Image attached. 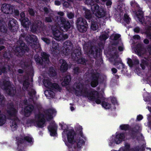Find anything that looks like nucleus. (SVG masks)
<instances>
[{"label": "nucleus", "mask_w": 151, "mask_h": 151, "mask_svg": "<svg viewBox=\"0 0 151 151\" xmlns=\"http://www.w3.org/2000/svg\"><path fill=\"white\" fill-rule=\"evenodd\" d=\"M73 92L78 96L82 95L86 97L90 100L94 101L98 104H100L103 100V97L96 91L88 92L83 88L82 85L80 83L75 84L74 86Z\"/></svg>", "instance_id": "nucleus-1"}, {"label": "nucleus", "mask_w": 151, "mask_h": 151, "mask_svg": "<svg viewBox=\"0 0 151 151\" xmlns=\"http://www.w3.org/2000/svg\"><path fill=\"white\" fill-rule=\"evenodd\" d=\"M56 113L55 109H52L46 111L45 112V115L42 114H39L37 117L36 124L38 127H43L45 122L43 118L45 117L49 120L55 116Z\"/></svg>", "instance_id": "nucleus-2"}, {"label": "nucleus", "mask_w": 151, "mask_h": 151, "mask_svg": "<svg viewBox=\"0 0 151 151\" xmlns=\"http://www.w3.org/2000/svg\"><path fill=\"white\" fill-rule=\"evenodd\" d=\"M63 137L67 136L68 142H65V144L68 147H74L73 145L75 143V140L74 139V132L73 130H64L62 133Z\"/></svg>", "instance_id": "nucleus-3"}, {"label": "nucleus", "mask_w": 151, "mask_h": 151, "mask_svg": "<svg viewBox=\"0 0 151 151\" xmlns=\"http://www.w3.org/2000/svg\"><path fill=\"white\" fill-rule=\"evenodd\" d=\"M91 9L93 14L99 18L105 16V12L103 9L99 8L96 4H94L92 6Z\"/></svg>", "instance_id": "nucleus-4"}, {"label": "nucleus", "mask_w": 151, "mask_h": 151, "mask_svg": "<svg viewBox=\"0 0 151 151\" xmlns=\"http://www.w3.org/2000/svg\"><path fill=\"white\" fill-rule=\"evenodd\" d=\"M77 26L79 31L84 32L86 31L88 26L85 19L79 18L77 20Z\"/></svg>", "instance_id": "nucleus-5"}, {"label": "nucleus", "mask_w": 151, "mask_h": 151, "mask_svg": "<svg viewBox=\"0 0 151 151\" xmlns=\"http://www.w3.org/2000/svg\"><path fill=\"white\" fill-rule=\"evenodd\" d=\"M53 34L54 36V38L57 40H62L68 37V36L67 35H63L62 32H60L58 30H53Z\"/></svg>", "instance_id": "nucleus-6"}, {"label": "nucleus", "mask_w": 151, "mask_h": 151, "mask_svg": "<svg viewBox=\"0 0 151 151\" xmlns=\"http://www.w3.org/2000/svg\"><path fill=\"white\" fill-rule=\"evenodd\" d=\"M43 83L46 87L49 88L53 89V88H54L59 91H60V88L57 84L56 83L52 84L48 80H44L43 81Z\"/></svg>", "instance_id": "nucleus-7"}, {"label": "nucleus", "mask_w": 151, "mask_h": 151, "mask_svg": "<svg viewBox=\"0 0 151 151\" xmlns=\"http://www.w3.org/2000/svg\"><path fill=\"white\" fill-rule=\"evenodd\" d=\"M28 48L27 46L25 45L24 43L23 42H22L20 44V47H17L16 50V52H19V54L20 55H22L25 51H27Z\"/></svg>", "instance_id": "nucleus-8"}, {"label": "nucleus", "mask_w": 151, "mask_h": 151, "mask_svg": "<svg viewBox=\"0 0 151 151\" xmlns=\"http://www.w3.org/2000/svg\"><path fill=\"white\" fill-rule=\"evenodd\" d=\"M1 9L2 11L6 14L11 13L13 12L12 8L9 4H3Z\"/></svg>", "instance_id": "nucleus-9"}, {"label": "nucleus", "mask_w": 151, "mask_h": 151, "mask_svg": "<svg viewBox=\"0 0 151 151\" xmlns=\"http://www.w3.org/2000/svg\"><path fill=\"white\" fill-rule=\"evenodd\" d=\"M60 26L63 27L66 31L69 29L70 27V23L66 21L64 19H61V23L60 24Z\"/></svg>", "instance_id": "nucleus-10"}, {"label": "nucleus", "mask_w": 151, "mask_h": 151, "mask_svg": "<svg viewBox=\"0 0 151 151\" xmlns=\"http://www.w3.org/2000/svg\"><path fill=\"white\" fill-rule=\"evenodd\" d=\"M59 65L60 66V69L62 71L64 72L67 70V65L65 60H60Z\"/></svg>", "instance_id": "nucleus-11"}, {"label": "nucleus", "mask_w": 151, "mask_h": 151, "mask_svg": "<svg viewBox=\"0 0 151 151\" xmlns=\"http://www.w3.org/2000/svg\"><path fill=\"white\" fill-rule=\"evenodd\" d=\"M99 75L97 74L93 76L91 82V85L93 87H95L98 85V79Z\"/></svg>", "instance_id": "nucleus-12"}, {"label": "nucleus", "mask_w": 151, "mask_h": 151, "mask_svg": "<svg viewBox=\"0 0 151 151\" xmlns=\"http://www.w3.org/2000/svg\"><path fill=\"white\" fill-rule=\"evenodd\" d=\"M124 138V134H119L116 135L115 139V142L117 144H119L122 141Z\"/></svg>", "instance_id": "nucleus-13"}, {"label": "nucleus", "mask_w": 151, "mask_h": 151, "mask_svg": "<svg viewBox=\"0 0 151 151\" xmlns=\"http://www.w3.org/2000/svg\"><path fill=\"white\" fill-rule=\"evenodd\" d=\"M33 107L32 105H29L27 106L24 110L25 115L26 116H29L31 112L32 111Z\"/></svg>", "instance_id": "nucleus-14"}, {"label": "nucleus", "mask_w": 151, "mask_h": 151, "mask_svg": "<svg viewBox=\"0 0 151 151\" xmlns=\"http://www.w3.org/2000/svg\"><path fill=\"white\" fill-rule=\"evenodd\" d=\"M8 25L10 28L14 29L13 28L16 29V27H17V21L14 19H12L9 21Z\"/></svg>", "instance_id": "nucleus-15"}, {"label": "nucleus", "mask_w": 151, "mask_h": 151, "mask_svg": "<svg viewBox=\"0 0 151 151\" xmlns=\"http://www.w3.org/2000/svg\"><path fill=\"white\" fill-rule=\"evenodd\" d=\"M71 81V78L70 76L68 75L64 78L63 81L62 83V85L65 86L68 84Z\"/></svg>", "instance_id": "nucleus-16"}, {"label": "nucleus", "mask_w": 151, "mask_h": 151, "mask_svg": "<svg viewBox=\"0 0 151 151\" xmlns=\"http://www.w3.org/2000/svg\"><path fill=\"white\" fill-rule=\"evenodd\" d=\"M46 96L48 98L53 97L54 95L53 92L51 90H47L44 92Z\"/></svg>", "instance_id": "nucleus-17"}, {"label": "nucleus", "mask_w": 151, "mask_h": 151, "mask_svg": "<svg viewBox=\"0 0 151 151\" xmlns=\"http://www.w3.org/2000/svg\"><path fill=\"white\" fill-rule=\"evenodd\" d=\"M48 129L50 132V134L51 136H54L56 134V127H53L49 126L48 127Z\"/></svg>", "instance_id": "nucleus-18"}, {"label": "nucleus", "mask_w": 151, "mask_h": 151, "mask_svg": "<svg viewBox=\"0 0 151 151\" xmlns=\"http://www.w3.org/2000/svg\"><path fill=\"white\" fill-rule=\"evenodd\" d=\"M102 106L106 109H109L113 105L111 106V104L105 101L103 102L102 103Z\"/></svg>", "instance_id": "nucleus-19"}, {"label": "nucleus", "mask_w": 151, "mask_h": 151, "mask_svg": "<svg viewBox=\"0 0 151 151\" xmlns=\"http://www.w3.org/2000/svg\"><path fill=\"white\" fill-rule=\"evenodd\" d=\"M75 52H76V53L72 54V56H73V58H74L75 60L76 59V57L77 58H79L80 55L81 54V53L79 50H76L75 51Z\"/></svg>", "instance_id": "nucleus-20"}, {"label": "nucleus", "mask_w": 151, "mask_h": 151, "mask_svg": "<svg viewBox=\"0 0 151 151\" xmlns=\"http://www.w3.org/2000/svg\"><path fill=\"white\" fill-rule=\"evenodd\" d=\"M84 142L83 139L82 137L78 139V142H77L78 147H80L83 144H84Z\"/></svg>", "instance_id": "nucleus-21"}, {"label": "nucleus", "mask_w": 151, "mask_h": 151, "mask_svg": "<svg viewBox=\"0 0 151 151\" xmlns=\"http://www.w3.org/2000/svg\"><path fill=\"white\" fill-rule=\"evenodd\" d=\"M17 121V120H14V121H12V124L11 125L12 129L13 131L15 130L17 128V125L16 124Z\"/></svg>", "instance_id": "nucleus-22"}, {"label": "nucleus", "mask_w": 151, "mask_h": 151, "mask_svg": "<svg viewBox=\"0 0 151 151\" xmlns=\"http://www.w3.org/2000/svg\"><path fill=\"white\" fill-rule=\"evenodd\" d=\"M98 27L96 22H92L91 26V29L93 30H96L97 29Z\"/></svg>", "instance_id": "nucleus-23"}, {"label": "nucleus", "mask_w": 151, "mask_h": 151, "mask_svg": "<svg viewBox=\"0 0 151 151\" xmlns=\"http://www.w3.org/2000/svg\"><path fill=\"white\" fill-rule=\"evenodd\" d=\"M85 17L86 19H90L91 18V16L90 14L89 10L87 9L86 10L85 12Z\"/></svg>", "instance_id": "nucleus-24"}, {"label": "nucleus", "mask_w": 151, "mask_h": 151, "mask_svg": "<svg viewBox=\"0 0 151 151\" xmlns=\"http://www.w3.org/2000/svg\"><path fill=\"white\" fill-rule=\"evenodd\" d=\"M42 60L47 61L48 60V56L47 54L45 52H43L42 54Z\"/></svg>", "instance_id": "nucleus-25"}, {"label": "nucleus", "mask_w": 151, "mask_h": 151, "mask_svg": "<svg viewBox=\"0 0 151 151\" xmlns=\"http://www.w3.org/2000/svg\"><path fill=\"white\" fill-rule=\"evenodd\" d=\"M130 19L129 17L128 16L127 14H125L124 16V20L125 22L127 24H128L130 22Z\"/></svg>", "instance_id": "nucleus-26"}, {"label": "nucleus", "mask_w": 151, "mask_h": 151, "mask_svg": "<svg viewBox=\"0 0 151 151\" xmlns=\"http://www.w3.org/2000/svg\"><path fill=\"white\" fill-rule=\"evenodd\" d=\"M120 127L122 130H127L129 128V126L127 125H122L120 126Z\"/></svg>", "instance_id": "nucleus-27"}, {"label": "nucleus", "mask_w": 151, "mask_h": 151, "mask_svg": "<svg viewBox=\"0 0 151 151\" xmlns=\"http://www.w3.org/2000/svg\"><path fill=\"white\" fill-rule=\"evenodd\" d=\"M20 16L21 17V20L22 22V24L24 26H25V25L23 23L24 22V18L25 17L24 13L23 12L21 13L20 14Z\"/></svg>", "instance_id": "nucleus-28"}, {"label": "nucleus", "mask_w": 151, "mask_h": 151, "mask_svg": "<svg viewBox=\"0 0 151 151\" xmlns=\"http://www.w3.org/2000/svg\"><path fill=\"white\" fill-rule=\"evenodd\" d=\"M24 139L27 141L29 142H32V138L29 136H26L24 137Z\"/></svg>", "instance_id": "nucleus-29"}, {"label": "nucleus", "mask_w": 151, "mask_h": 151, "mask_svg": "<svg viewBox=\"0 0 151 151\" xmlns=\"http://www.w3.org/2000/svg\"><path fill=\"white\" fill-rule=\"evenodd\" d=\"M70 42L69 41L65 42L64 44V46L67 47L66 48H69V47L70 46Z\"/></svg>", "instance_id": "nucleus-30"}, {"label": "nucleus", "mask_w": 151, "mask_h": 151, "mask_svg": "<svg viewBox=\"0 0 151 151\" xmlns=\"http://www.w3.org/2000/svg\"><path fill=\"white\" fill-rule=\"evenodd\" d=\"M108 36L107 34H106L105 35H102V36H101V38L104 40H105L108 38Z\"/></svg>", "instance_id": "nucleus-31"}, {"label": "nucleus", "mask_w": 151, "mask_h": 151, "mask_svg": "<svg viewBox=\"0 0 151 151\" xmlns=\"http://www.w3.org/2000/svg\"><path fill=\"white\" fill-rule=\"evenodd\" d=\"M85 59L83 58H81L79 59L78 62V63L83 64L85 63Z\"/></svg>", "instance_id": "nucleus-32"}, {"label": "nucleus", "mask_w": 151, "mask_h": 151, "mask_svg": "<svg viewBox=\"0 0 151 151\" xmlns=\"http://www.w3.org/2000/svg\"><path fill=\"white\" fill-rule=\"evenodd\" d=\"M127 63L130 67H131L133 65L131 59H129L128 60Z\"/></svg>", "instance_id": "nucleus-33"}, {"label": "nucleus", "mask_w": 151, "mask_h": 151, "mask_svg": "<svg viewBox=\"0 0 151 151\" xmlns=\"http://www.w3.org/2000/svg\"><path fill=\"white\" fill-rule=\"evenodd\" d=\"M111 101L112 103H113V104L114 105L117 104L116 100V98L114 97H113L111 99Z\"/></svg>", "instance_id": "nucleus-34"}, {"label": "nucleus", "mask_w": 151, "mask_h": 151, "mask_svg": "<svg viewBox=\"0 0 151 151\" xmlns=\"http://www.w3.org/2000/svg\"><path fill=\"white\" fill-rule=\"evenodd\" d=\"M60 125V126L61 127L62 129H64L67 128V126L64 123H62V124H59Z\"/></svg>", "instance_id": "nucleus-35"}, {"label": "nucleus", "mask_w": 151, "mask_h": 151, "mask_svg": "<svg viewBox=\"0 0 151 151\" xmlns=\"http://www.w3.org/2000/svg\"><path fill=\"white\" fill-rule=\"evenodd\" d=\"M68 17L70 19H72L74 17V14L72 13H69L67 14Z\"/></svg>", "instance_id": "nucleus-36"}, {"label": "nucleus", "mask_w": 151, "mask_h": 151, "mask_svg": "<svg viewBox=\"0 0 151 151\" xmlns=\"http://www.w3.org/2000/svg\"><path fill=\"white\" fill-rule=\"evenodd\" d=\"M131 4L132 6L135 7V6H137V4L134 1H132Z\"/></svg>", "instance_id": "nucleus-37"}, {"label": "nucleus", "mask_w": 151, "mask_h": 151, "mask_svg": "<svg viewBox=\"0 0 151 151\" xmlns=\"http://www.w3.org/2000/svg\"><path fill=\"white\" fill-rule=\"evenodd\" d=\"M63 6L66 7H69V4L67 2H65L63 3Z\"/></svg>", "instance_id": "nucleus-38"}, {"label": "nucleus", "mask_w": 151, "mask_h": 151, "mask_svg": "<svg viewBox=\"0 0 151 151\" xmlns=\"http://www.w3.org/2000/svg\"><path fill=\"white\" fill-rule=\"evenodd\" d=\"M114 37V40H116L120 37V35L119 34H116L113 35Z\"/></svg>", "instance_id": "nucleus-39"}, {"label": "nucleus", "mask_w": 151, "mask_h": 151, "mask_svg": "<svg viewBox=\"0 0 151 151\" xmlns=\"http://www.w3.org/2000/svg\"><path fill=\"white\" fill-rule=\"evenodd\" d=\"M92 0H86V3L88 4H91L92 2Z\"/></svg>", "instance_id": "nucleus-40"}, {"label": "nucleus", "mask_w": 151, "mask_h": 151, "mask_svg": "<svg viewBox=\"0 0 151 151\" xmlns=\"http://www.w3.org/2000/svg\"><path fill=\"white\" fill-rule=\"evenodd\" d=\"M42 39L47 44H48L50 42L49 40L47 38H43Z\"/></svg>", "instance_id": "nucleus-41"}, {"label": "nucleus", "mask_w": 151, "mask_h": 151, "mask_svg": "<svg viewBox=\"0 0 151 151\" xmlns=\"http://www.w3.org/2000/svg\"><path fill=\"white\" fill-rule=\"evenodd\" d=\"M28 85H29V83L28 82H27V81L23 83V86H24L23 88H23V89H25V87L27 86H28Z\"/></svg>", "instance_id": "nucleus-42"}, {"label": "nucleus", "mask_w": 151, "mask_h": 151, "mask_svg": "<svg viewBox=\"0 0 151 151\" xmlns=\"http://www.w3.org/2000/svg\"><path fill=\"white\" fill-rule=\"evenodd\" d=\"M143 117L141 115H139L137 116V119L138 121H139L142 119Z\"/></svg>", "instance_id": "nucleus-43"}, {"label": "nucleus", "mask_w": 151, "mask_h": 151, "mask_svg": "<svg viewBox=\"0 0 151 151\" xmlns=\"http://www.w3.org/2000/svg\"><path fill=\"white\" fill-rule=\"evenodd\" d=\"M57 44H55L53 45L52 46V50L53 51H54L55 50H56V47H57Z\"/></svg>", "instance_id": "nucleus-44"}, {"label": "nucleus", "mask_w": 151, "mask_h": 151, "mask_svg": "<svg viewBox=\"0 0 151 151\" xmlns=\"http://www.w3.org/2000/svg\"><path fill=\"white\" fill-rule=\"evenodd\" d=\"M29 12L30 15H33L34 14V12L32 9H30L29 10Z\"/></svg>", "instance_id": "nucleus-45"}, {"label": "nucleus", "mask_w": 151, "mask_h": 151, "mask_svg": "<svg viewBox=\"0 0 151 151\" xmlns=\"http://www.w3.org/2000/svg\"><path fill=\"white\" fill-rule=\"evenodd\" d=\"M46 21L47 22H50L52 20L50 18L47 17L46 19Z\"/></svg>", "instance_id": "nucleus-46"}, {"label": "nucleus", "mask_w": 151, "mask_h": 151, "mask_svg": "<svg viewBox=\"0 0 151 151\" xmlns=\"http://www.w3.org/2000/svg\"><path fill=\"white\" fill-rule=\"evenodd\" d=\"M111 3H111V1H110L109 0V1H108L106 2V4L107 6H109V5H111Z\"/></svg>", "instance_id": "nucleus-47"}, {"label": "nucleus", "mask_w": 151, "mask_h": 151, "mask_svg": "<svg viewBox=\"0 0 151 151\" xmlns=\"http://www.w3.org/2000/svg\"><path fill=\"white\" fill-rule=\"evenodd\" d=\"M139 30V28L138 27H136L134 29V31L136 32H138Z\"/></svg>", "instance_id": "nucleus-48"}, {"label": "nucleus", "mask_w": 151, "mask_h": 151, "mask_svg": "<svg viewBox=\"0 0 151 151\" xmlns=\"http://www.w3.org/2000/svg\"><path fill=\"white\" fill-rule=\"evenodd\" d=\"M55 4L56 5L59 6L60 4V3L58 1H56L55 2Z\"/></svg>", "instance_id": "nucleus-49"}, {"label": "nucleus", "mask_w": 151, "mask_h": 151, "mask_svg": "<svg viewBox=\"0 0 151 151\" xmlns=\"http://www.w3.org/2000/svg\"><path fill=\"white\" fill-rule=\"evenodd\" d=\"M112 71L114 73H116L117 72V70L115 68H112L111 69Z\"/></svg>", "instance_id": "nucleus-50"}, {"label": "nucleus", "mask_w": 151, "mask_h": 151, "mask_svg": "<svg viewBox=\"0 0 151 151\" xmlns=\"http://www.w3.org/2000/svg\"><path fill=\"white\" fill-rule=\"evenodd\" d=\"M123 46H119L118 47L119 50L120 51L123 50Z\"/></svg>", "instance_id": "nucleus-51"}, {"label": "nucleus", "mask_w": 151, "mask_h": 151, "mask_svg": "<svg viewBox=\"0 0 151 151\" xmlns=\"http://www.w3.org/2000/svg\"><path fill=\"white\" fill-rule=\"evenodd\" d=\"M5 68H3L2 69H0V75H1L2 73V72H2V73H4L5 71Z\"/></svg>", "instance_id": "nucleus-52"}, {"label": "nucleus", "mask_w": 151, "mask_h": 151, "mask_svg": "<svg viewBox=\"0 0 151 151\" xmlns=\"http://www.w3.org/2000/svg\"><path fill=\"white\" fill-rule=\"evenodd\" d=\"M134 38L137 39L140 38V37L138 35L134 36Z\"/></svg>", "instance_id": "nucleus-53"}, {"label": "nucleus", "mask_w": 151, "mask_h": 151, "mask_svg": "<svg viewBox=\"0 0 151 151\" xmlns=\"http://www.w3.org/2000/svg\"><path fill=\"white\" fill-rule=\"evenodd\" d=\"M58 14L60 15L61 16H63L64 15V14L63 12H60L58 13Z\"/></svg>", "instance_id": "nucleus-54"}, {"label": "nucleus", "mask_w": 151, "mask_h": 151, "mask_svg": "<svg viewBox=\"0 0 151 151\" xmlns=\"http://www.w3.org/2000/svg\"><path fill=\"white\" fill-rule=\"evenodd\" d=\"M140 17H141L142 18L141 19H139V20L140 21V22H142L143 21V17L142 15H141Z\"/></svg>", "instance_id": "nucleus-55"}, {"label": "nucleus", "mask_w": 151, "mask_h": 151, "mask_svg": "<svg viewBox=\"0 0 151 151\" xmlns=\"http://www.w3.org/2000/svg\"><path fill=\"white\" fill-rule=\"evenodd\" d=\"M144 42V43L146 44H147L149 42L148 40L147 39L145 40Z\"/></svg>", "instance_id": "nucleus-56"}, {"label": "nucleus", "mask_w": 151, "mask_h": 151, "mask_svg": "<svg viewBox=\"0 0 151 151\" xmlns=\"http://www.w3.org/2000/svg\"><path fill=\"white\" fill-rule=\"evenodd\" d=\"M70 109L71 111H73L74 110V108L73 106H71L70 108Z\"/></svg>", "instance_id": "nucleus-57"}, {"label": "nucleus", "mask_w": 151, "mask_h": 151, "mask_svg": "<svg viewBox=\"0 0 151 151\" xmlns=\"http://www.w3.org/2000/svg\"><path fill=\"white\" fill-rule=\"evenodd\" d=\"M44 10L46 12H47V11H48L47 9V8H44Z\"/></svg>", "instance_id": "nucleus-58"}, {"label": "nucleus", "mask_w": 151, "mask_h": 151, "mask_svg": "<svg viewBox=\"0 0 151 151\" xmlns=\"http://www.w3.org/2000/svg\"><path fill=\"white\" fill-rule=\"evenodd\" d=\"M4 48V46H2L0 47V50L3 49Z\"/></svg>", "instance_id": "nucleus-59"}, {"label": "nucleus", "mask_w": 151, "mask_h": 151, "mask_svg": "<svg viewBox=\"0 0 151 151\" xmlns=\"http://www.w3.org/2000/svg\"><path fill=\"white\" fill-rule=\"evenodd\" d=\"M136 151H143V150H142L141 149H139V150H136Z\"/></svg>", "instance_id": "nucleus-60"}, {"label": "nucleus", "mask_w": 151, "mask_h": 151, "mask_svg": "<svg viewBox=\"0 0 151 151\" xmlns=\"http://www.w3.org/2000/svg\"><path fill=\"white\" fill-rule=\"evenodd\" d=\"M56 74V73H55V72L53 73V74L52 75V74L51 75V76H54Z\"/></svg>", "instance_id": "nucleus-61"}, {"label": "nucleus", "mask_w": 151, "mask_h": 151, "mask_svg": "<svg viewBox=\"0 0 151 151\" xmlns=\"http://www.w3.org/2000/svg\"><path fill=\"white\" fill-rule=\"evenodd\" d=\"M9 83V82L7 81L6 82V83L5 84V86H6L7 84H8Z\"/></svg>", "instance_id": "nucleus-62"}, {"label": "nucleus", "mask_w": 151, "mask_h": 151, "mask_svg": "<svg viewBox=\"0 0 151 151\" xmlns=\"http://www.w3.org/2000/svg\"><path fill=\"white\" fill-rule=\"evenodd\" d=\"M147 150H148V151H151V150L150 148H147Z\"/></svg>", "instance_id": "nucleus-63"}, {"label": "nucleus", "mask_w": 151, "mask_h": 151, "mask_svg": "<svg viewBox=\"0 0 151 151\" xmlns=\"http://www.w3.org/2000/svg\"><path fill=\"white\" fill-rule=\"evenodd\" d=\"M17 13L16 14H19L18 11H17Z\"/></svg>", "instance_id": "nucleus-64"}]
</instances>
